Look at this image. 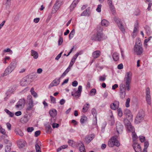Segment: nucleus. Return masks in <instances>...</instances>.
I'll use <instances>...</instances> for the list:
<instances>
[{
	"label": "nucleus",
	"instance_id": "47",
	"mask_svg": "<svg viewBox=\"0 0 152 152\" xmlns=\"http://www.w3.org/2000/svg\"><path fill=\"white\" fill-rule=\"evenodd\" d=\"M125 114L128 115L129 116L131 115V112L130 110L128 109H125L124 112Z\"/></svg>",
	"mask_w": 152,
	"mask_h": 152
},
{
	"label": "nucleus",
	"instance_id": "34",
	"mask_svg": "<svg viewBox=\"0 0 152 152\" xmlns=\"http://www.w3.org/2000/svg\"><path fill=\"white\" fill-rule=\"evenodd\" d=\"M79 145H80L79 147V151L80 152H86V149L84 144L82 142L79 143Z\"/></svg>",
	"mask_w": 152,
	"mask_h": 152
},
{
	"label": "nucleus",
	"instance_id": "57",
	"mask_svg": "<svg viewBox=\"0 0 152 152\" xmlns=\"http://www.w3.org/2000/svg\"><path fill=\"white\" fill-rule=\"evenodd\" d=\"M140 11L138 9H136L134 12V14L136 15H139L140 14Z\"/></svg>",
	"mask_w": 152,
	"mask_h": 152
},
{
	"label": "nucleus",
	"instance_id": "24",
	"mask_svg": "<svg viewBox=\"0 0 152 152\" xmlns=\"http://www.w3.org/2000/svg\"><path fill=\"white\" fill-rule=\"evenodd\" d=\"M90 13V9L89 8H88L81 13V16H88L89 15Z\"/></svg>",
	"mask_w": 152,
	"mask_h": 152
},
{
	"label": "nucleus",
	"instance_id": "8",
	"mask_svg": "<svg viewBox=\"0 0 152 152\" xmlns=\"http://www.w3.org/2000/svg\"><path fill=\"white\" fill-rule=\"evenodd\" d=\"M126 89L127 90L126 86L123 83H121L120 86V96L121 99H123L125 97Z\"/></svg>",
	"mask_w": 152,
	"mask_h": 152
},
{
	"label": "nucleus",
	"instance_id": "50",
	"mask_svg": "<svg viewBox=\"0 0 152 152\" xmlns=\"http://www.w3.org/2000/svg\"><path fill=\"white\" fill-rule=\"evenodd\" d=\"M50 100L52 102L53 104L56 103V99L53 96H50Z\"/></svg>",
	"mask_w": 152,
	"mask_h": 152
},
{
	"label": "nucleus",
	"instance_id": "38",
	"mask_svg": "<svg viewBox=\"0 0 152 152\" xmlns=\"http://www.w3.org/2000/svg\"><path fill=\"white\" fill-rule=\"evenodd\" d=\"M70 69V68L68 67L64 72L62 74L61 76V77H64L65 76L66 74L69 72Z\"/></svg>",
	"mask_w": 152,
	"mask_h": 152
},
{
	"label": "nucleus",
	"instance_id": "11",
	"mask_svg": "<svg viewBox=\"0 0 152 152\" xmlns=\"http://www.w3.org/2000/svg\"><path fill=\"white\" fill-rule=\"evenodd\" d=\"M114 20L115 23L117 24L120 29L123 32H124L125 31V29L124 28V26L122 25V23L116 17H115L114 18Z\"/></svg>",
	"mask_w": 152,
	"mask_h": 152
},
{
	"label": "nucleus",
	"instance_id": "25",
	"mask_svg": "<svg viewBox=\"0 0 152 152\" xmlns=\"http://www.w3.org/2000/svg\"><path fill=\"white\" fill-rule=\"evenodd\" d=\"M57 113V111L56 110L54 109H52V110H50L49 112V114L50 116L53 118L54 120H55L54 117L56 115Z\"/></svg>",
	"mask_w": 152,
	"mask_h": 152
},
{
	"label": "nucleus",
	"instance_id": "40",
	"mask_svg": "<svg viewBox=\"0 0 152 152\" xmlns=\"http://www.w3.org/2000/svg\"><path fill=\"white\" fill-rule=\"evenodd\" d=\"M9 115L10 117H13L14 115V114L13 113L10 111L9 110L7 109H5L4 110Z\"/></svg>",
	"mask_w": 152,
	"mask_h": 152
},
{
	"label": "nucleus",
	"instance_id": "28",
	"mask_svg": "<svg viewBox=\"0 0 152 152\" xmlns=\"http://www.w3.org/2000/svg\"><path fill=\"white\" fill-rule=\"evenodd\" d=\"M89 104L88 103H86L84 105L82 109V112L83 113H86L89 108Z\"/></svg>",
	"mask_w": 152,
	"mask_h": 152
},
{
	"label": "nucleus",
	"instance_id": "45",
	"mask_svg": "<svg viewBox=\"0 0 152 152\" xmlns=\"http://www.w3.org/2000/svg\"><path fill=\"white\" fill-rule=\"evenodd\" d=\"M130 99L129 98H128L126 100L125 103V106L126 107H128L130 106L129 103L130 102Z\"/></svg>",
	"mask_w": 152,
	"mask_h": 152
},
{
	"label": "nucleus",
	"instance_id": "58",
	"mask_svg": "<svg viewBox=\"0 0 152 152\" xmlns=\"http://www.w3.org/2000/svg\"><path fill=\"white\" fill-rule=\"evenodd\" d=\"M102 7V5L101 4H99L98 5L97 7V8L96 9V11L98 12H101V8Z\"/></svg>",
	"mask_w": 152,
	"mask_h": 152
},
{
	"label": "nucleus",
	"instance_id": "60",
	"mask_svg": "<svg viewBox=\"0 0 152 152\" xmlns=\"http://www.w3.org/2000/svg\"><path fill=\"white\" fill-rule=\"evenodd\" d=\"M106 79V76L104 75L103 76H100L99 77V80L101 81H104Z\"/></svg>",
	"mask_w": 152,
	"mask_h": 152
},
{
	"label": "nucleus",
	"instance_id": "9",
	"mask_svg": "<svg viewBox=\"0 0 152 152\" xmlns=\"http://www.w3.org/2000/svg\"><path fill=\"white\" fill-rule=\"evenodd\" d=\"M82 91V86H79L77 91H75V93L72 92L71 93L72 96H73L74 99H78L80 96L81 93Z\"/></svg>",
	"mask_w": 152,
	"mask_h": 152
},
{
	"label": "nucleus",
	"instance_id": "6",
	"mask_svg": "<svg viewBox=\"0 0 152 152\" xmlns=\"http://www.w3.org/2000/svg\"><path fill=\"white\" fill-rule=\"evenodd\" d=\"M145 115L142 110L139 111L137 114L135 118V122L138 124L141 122L143 120Z\"/></svg>",
	"mask_w": 152,
	"mask_h": 152
},
{
	"label": "nucleus",
	"instance_id": "42",
	"mask_svg": "<svg viewBox=\"0 0 152 152\" xmlns=\"http://www.w3.org/2000/svg\"><path fill=\"white\" fill-rule=\"evenodd\" d=\"M15 133L17 135H18L20 136H23V132L20 130H16L15 131Z\"/></svg>",
	"mask_w": 152,
	"mask_h": 152
},
{
	"label": "nucleus",
	"instance_id": "64",
	"mask_svg": "<svg viewBox=\"0 0 152 152\" xmlns=\"http://www.w3.org/2000/svg\"><path fill=\"white\" fill-rule=\"evenodd\" d=\"M40 131L39 130L36 131L35 133V136L37 137L40 135Z\"/></svg>",
	"mask_w": 152,
	"mask_h": 152
},
{
	"label": "nucleus",
	"instance_id": "37",
	"mask_svg": "<svg viewBox=\"0 0 152 152\" xmlns=\"http://www.w3.org/2000/svg\"><path fill=\"white\" fill-rule=\"evenodd\" d=\"M36 152H41V148L38 143H37L35 146Z\"/></svg>",
	"mask_w": 152,
	"mask_h": 152
},
{
	"label": "nucleus",
	"instance_id": "15",
	"mask_svg": "<svg viewBox=\"0 0 152 152\" xmlns=\"http://www.w3.org/2000/svg\"><path fill=\"white\" fill-rule=\"evenodd\" d=\"M25 103V100L24 99H20L18 102L15 105L16 108H18L21 107L23 106L24 105Z\"/></svg>",
	"mask_w": 152,
	"mask_h": 152
},
{
	"label": "nucleus",
	"instance_id": "2",
	"mask_svg": "<svg viewBox=\"0 0 152 152\" xmlns=\"http://www.w3.org/2000/svg\"><path fill=\"white\" fill-rule=\"evenodd\" d=\"M134 53L137 55H141L143 52V48L141 41L140 40L136 41L134 47Z\"/></svg>",
	"mask_w": 152,
	"mask_h": 152
},
{
	"label": "nucleus",
	"instance_id": "17",
	"mask_svg": "<svg viewBox=\"0 0 152 152\" xmlns=\"http://www.w3.org/2000/svg\"><path fill=\"white\" fill-rule=\"evenodd\" d=\"M119 105V102L118 101H115L114 103L111 104L110 105V107L113 110H115L118 107Z\"/></svg>",
	"mask_w": 152,
	"mask_h": 152
},
{
	"label": "nucleus",
	"instance_id": "16",
	"mask_svg": "<svg viewBox=\"0 0 152 152\" xmlns=\"http://www.w3.org/2000/svg\"><path fill=\"white\" fill-rule=\"evenodd\" d=\"M17 144L19 148H22L25 146L26 142L23 140H20L18 141Z\"/></svg>",
	"mask_w": 152,
	"mask_h": 152
},
{
	"label": "nucleus",
	"instance_id": "27",
	"mask_svg": "<svg viewBox=\"0 0 152 152\" xmlns=\"http://www.w3.org/2000/svg\"><path fill=\"white\" fill-rule=\"evenodd\" d=\"M109 122L111 126L113 125L115 123L114 118L112 113L109 119Z\"/></svg>",
	"mask_w": 152,
	"mask_h": 152
},
{
	"label": "nucleus",
	"instance_id": "30",
	"mask_svg": "<svg viewBox=\"0 0 152 152\" xmlns=\"http://www.w3.org/2000/svg\"><path fill=\"white\" fill-rule=\"evenodd\" d=\"M28 82L26 78H23L20 82V85L22 86H25L28 84Z\"/></svg>",
	"mask_w": 152,
	"mask_h": 152
},
{
	"label": "nucleus",
	"instance_id": "18",
	"mask_svg": "<svg viewBox=\"0 0 152 152\" xmlns=\"http://www.w3.org/2000/svg\"><path fill=\"white\" fill-rule=\"evenodd\" d=\"M60 82V78H56L50 84L51 86H57L58 85Z\"/></svg>",
	"mask_w": 152,
	"mask_h": 152
},
{
	"label": "nucleus",
	"instance_id": "43",
	"mask_svg": "<svg viewBox=\"0 0 152 152\" xmlns=\"http://www.w3.org/2000/svg\"><path fill=\"white\" fill-rule=\"evenodd\" d=\"M75 33V30L74 29L72 30L69 35V39H71L73 38Z\"/></svg>",
	"mask_w": 152,
	"mask_h": 152
},
{
	"label": "nucleus",
	"instance_id": "52",
	"mask_svg": "<svg viewBox=\"0 0 152 152\" xmlns=\"http://www.w3.org/2000/svg\"><path fill=\"white\" fill-rule=\"evenodd\" d=\"M11 73L10 72V71H9L8 70H7V71H6V69L5 70V71H4V73L3 74V75H1V76H7V75H8L9 74Z\"/></svg>",
	"mask_w": 152,
	"mask_h": 152
},
{
	"label": "nucleus",
	"instance_id": "63",
	"mask_svg": "<svg viewBox=\"0 0 152 152\" xmlns=\"http://www.w3.org/2000/svg\"><path fill=\"white\" fill-rule=\"evenodd\" d=\"M77 85L78 82L76 80L74 81L73 82H72V86L74 87L76 86Z\"/></svg>",
	"mask_w": 152,
	"mask_h": 152
},
{
	"label": "nucleus",
	"instance_id": "26",
	"mask_svg": "<svg viewBox=\"0 0 152 152\" xmlns=\"http://www.w3.org/2000/svg\"><path fill=\"white\" fill-rule=\"evenodd\" d=\"M17 65V62L15 60H13L10 63L9 66L13 70L16 67Z\"/></svg>",
	"mask_w": 152,
	"mask_h": 152
},
{
	"label": "nucleus",
	"instance_id": "39",
	"mask_svg": "<svg viewBox=\"0 0 152 152\" xmlns=\"http://www.w3.org/2000/svg\"><path fill=\"white\" fill-rule=\"evenodd\" d=\"M67 147H68L67 145H63L60 146L59 148H58L57 150V152H59V151H60L63 149L66 148H67Z\"/></svg>",
	"mask_w": 152,
	"mask_h": 152
},
{
	"label": "nucleus",
	"instance_id": "12",
	"mask_svg": "<svg viewBox=\"0 0 152 152\" xmlns=\"http://www.w3.org/2000/svg\"><path fill=\"white\" fill-rule=\"evenodd\" d=\"M146 99L147 103L151 104V99L150 92V89L148 87L146 89Z\"/></svg>",
	"mask_w": 152,
	"mask_h": 152
},
{
	"label": "nucleus",
	"instance_id": "44",
	"mask_svg": "<svg viewBox=\"0 0 152 152\" xmlns=\"http://www.w3.org/2000/svg\"><path fill=\"white\" fill-rule=\"evenodd\" d=\"M91 111L92 114L93 115V116L95 117H96L97 113L96 109L95 108H93L92 109Z\"/></svg>",
	"mask_w": 152,
	"mask_h": 152
},
{
	"label": "nucleus",
	"instance_id": "3",
	"mask_svg": "<svg viewBox=\"0 0 152 152\" xmlns=\"http://www.w3.org/2000/svg\"><path fill=\"white\" fill-rule=\"evenodd\" d=\"M132 78V73L129 71L126 73L124 79L126 80L125 86H126L127 90L129 91L130 89V84Z\"/></svg>",
	"mask_w": 152,
	"mask_h": 152
},
{
	"label": "nucleus",
	"instance_id": "10",
	"mask_svg": "<svg viewBox=\"0 0 152 152\" xmlns=\"http://www.w3.org/2000/svg\"><path fill=\"white\" fill-rule=\"evenodd\" d=\"M62 5V2L59 0H57L52 9V12L55 13L56 12Z\"/></svg>",
	"mask_w": 152,
	"mask_h": 152
},
{
	"label": "nucleus",
	"instance_id": "59",
	"mask_svg": "<svg viewBox=\"0 0 152 152\" xmlns=\"http://www.w3.org/2000/svg\"><path fill=\"white\" fill-rule=\"evenodd\" d=\"M34 129L33 127H28L27 129V131L28 132H31L34 130Z\"/></svg>",
	"mask_w": 152,
	"mask_h": 152
},
{
	"label": "nucleus",
	"instance_id": "49",
	"mask_svg": "<svg viewBox=\"0 0 152 152\" xmlns=\"http://www.w3.org/2000/svg\"><path fill=\"white\" fill-rule=\"evenodd\" d=\"M96 89L95 88H93L91 90L90 94H91V95H94L96 94Z\"/></svg>",
	"mask_w": 152,
	"mask_h": 152
},
{
	"label": "nucleus",
	"instance_id": "33",
	"mask_svg": "<svg viewBox=\"0 0 152 152\" xmlns=\"http://www.w3.org/2000/svg\"><path fill=\"white\" fill-rule=\"evenodd\" d=\"M101 25L102 26L107 27L109 24V22L105 19H103L101 21Z\"/></svg>",
	"mask_w": 152,
	"mask_h": 152
},
{
	"label": "nucleus",
	"instance_id": "35",
	"mask_svg": "<svg viewBox=\"0 0 152 152\" xmlns=\"http://www.w3.org/2000/svg\"><path fill=\"white\" fill-rule=\"evenodd\" d=\"M132 138L133 141L134 142H135L136 141L137 139H138V137L137 136L135 132H132Z\"/></svg>",
	"mask_w": 152,
	"mask_h": 152
},
{
	"label": "nucleus",
	"instance_id": "21",
	"mask_svg": "<svg viewBox=\"0 0 152 152\" xmlns=\"http://www.w3.org/2000/svg\"><path fill=\"white\" fill-rule=\"evenodd\" d=\"M94 137V135L93 134H91L86 136L85 138V141L86 142L89 143Z\"/></svg>",
	"mask_w": 152,
	"mask_h": 152
},
{
	"label": "nucleus",
	"instance_id": "51",
	"mask_svg": "<svg viewBox=\"0 0 152 152\" xmlns=\"http://www.w3.org/2000/svg\"><path fill=\"white\" fill-rule=\"evenodd\" d=\"M6 5L7 6V7H9L11 4V0H6Z\"/></svg>",
	"mask_w": 152,
	"mask_h": 152
},
{
	"label": "nucleus",
	"instance_id": "7",
	"mask_svg": "<svg viewBox=\"0 0 152 152\" xmlns=\"http://www.w3.org/2000/svg\"><path fill=\"white\" fill-rule=\"evenodd\" d=\"M124 124L126 128L127 132L132 133L135 131L134 128L132 125L131 123L127 119L124 120Z\"/></svg>",
	"mask_w": 152,
	"mask_h": 152
},
{
	"label": "nucleus",
	"instance_id": "14",
	"mask_svg": "<svg viewBox=\"0 0 152 152\" xmlns=\"http://www.w3.org/2000/svg\"><path fill=\"white\" fill-rule=\"evenodd\" d=\"M132 146L136 152H142L140 144L134 142Z\"/></svg>",
	"mask_w": 152,
	"mask_h": 152
},
{
	"label": "nucleus",
	"instance_id": "23",
	"mask_svg": "<svg viewBox=\"0 0 152 152\" xmlns=\"http://www.w3.org/2000/svg\"><path fill=\"white\" fill-rule=\"evenodd\" d=\"M101 55V52L99 50H97L94 52L92 54V57L94 59L99 57Z\"/></svg>",
	"mask_w": 152,
	"mask_h": 152
},
{
	"label": "nucleus",
	"instance_id": "5",
	"mask_svg": "<svg viewBox=\"0 0 152 152\" xmlns=\"http://www.w3.org/2000/svg\"><path fill=\"white\" fill-rule=\"evenodd\" d=\"M108 145L110 147H113L114 146L118 147L120 143L115 137H113L109 140Z\"/></svg>",
	"mask_w": 152,
	"mask_h": 152
},
{
	"label": "nucleus",
	"instance_id": "48",
	"mask_svg": "<svg viewBox=\"0 0 152 152\" xmlns=\"http://www.w3.org/2000/svg\"><path fill=\"white\" fill-rule=\"evenodd\" d=\"M46 129L47 130V131L49 133L51 132L52 128L50 125H48L46 126Z\"/></svg>",
	"mask_w": 152,
	"mask_h": 152
},
{
	"label": "nucleus",
	"instance_id": "1",
	"mask_svg": "<svg viewBox=\"0 0 152 152\" xmlns=\"http://www.w3.org/2000/svg\"><path fill=\"white\" fill-rule=\"evenodd\" d=\"M103 28L101 26L97 27V32L93 34L91 37V39L95 41H100L106 39L107 36H105L103 33Z\"/></svg>",
	"mask_w": 152,
	"mask_h": 152
},
{
	"label": "nucleus",
	"instance_id": "4",
	"mask_svg": "<svg viewBox=\"0 0 152 152\" xmlns=\"http://www.w3.org/2000/svg\"><path fill=\"white\" fill-rule=\"evenodd\" d=\"M27 105L26 109V112L27 113L28 112L32 109L34 107V102L32 96L31 95H29L27 96Z\"/></svg>",
	"mask_w": 152,
	"mask_h": 152
},
{
	"label": "nucleus",
	"instance_id": "54",
	"mask_svg": "<svg viewBox=\"0 0 152 152\" xmlns=\"http://www.w3.org/2000/svg\"><path fill=\"white\" fill-rule=\"evenodd\" d=\"M118 116L121 117L122 115V112L121 109H119L118 110Z\"/></svg>",
	"mask_w": 152,
	"mask_h": 152
},
{
	"label": "nucleus",
	"instance_id": "41",
	"mask_svg": "<svg viewBox=\"0 0 152 152\" xmlns=\"http://www.w3.org/2000/svg\"><path fill=\"white\" fill-rule=\"evenodd\" d=\"M30 91L31 94L35 97H36L37 96V93L34 91V88H31Z\"/></svg>",
	"mask_w": 152,
	"mask_h": 152
},
{
	"label": "nucleus",
	"instance_id": "62",
	"mask_svg": "<svg viewBox=\"0 0 152 152\" xmlns=\"http://www.w3.org/2000/svg\"><path fill=\"white\" fill-rule=\"evenodd\" d=\"M63 53V52H61L60 53L58 54L55 58V60H58L61 57V54Z\"/></svg>",
	"mask_w": 152,
	"mask_h": 152
},
{
	"label": "nucleus",
	"instance_id": "56",
	"mask_svg": "<svg viewBox=\"0 0 152 152\" xmlns=\"http://www.w3.org/2000/svg\"><path fill=\"white\" fill-rule=\"evenodd\" d=\"M0 133L3 134H6L5 130L2 128L1 127H0Z\"/></svg>",
	"mask_w": 152,
	"mask_h": 152
},
{
	"label": "nucleus",
	"instance_id": "13",
	"mask_svg": "<svg viewBox=\"0 0 152 152\" xmlns=\"http://www.w3.org/2000/svg\"><path fill=\"white\" fill-rule=\"evenodd\" d=\"M116 129L118 135L122 134L123 131V126L120 123L116 124Z\"/></svg>",
	"mask_w": 152,
	"mask_h": 152
},
{
	"label": "nucleus",
	"instance_id": "20",
	"mask_svg": "<svg viewBox=\"0 0 152 152\" xmlns=\"http://www.w3.org/2000/svg\"><path fill=\"white\" fill-rule=\"evenodd\" d=\"M79 1V0H74L70 7L71 11H72L76 7Z\"/></svg>",
	"mask_w": 152,
	"mask_h": 152
},
{
	"label": "nucleus",
	"instance_id": "31",
	"mask_svg": "<svg viewBox=\"0 0 152 152\" xmlns=\"http://www.w3.org/2000/svg\"><path fill=\"white\" fill-rule=\"evenodd\" d=\"M112 57L114 60L115 61H118L119 59V54L117 53H114L113 54Z\"/></svg>",
	"mask_w": 152,
	"mask_h": 152
},
{
	"label": "nucleus",
	"instance_id": "55",
	"mask_svg": "<svg viewBox=\"0 0 152 152\" xmlns=\"http://www.w3.org/2000/svg\"><path fill=\"white\" fill-rule=\"evenodd\" d=\"M139 139L141 142H144L145 140V137L143 136H140Z\"/></svg>",
	"mask_w": 152,
	"mask_h": 152
},
{
	"label": "nucleus",
	"instance_id": "22",
	"mask_svg": "<svg viewBox=\"0 0 152 152\" xmlns=\"http://www.w3.org/2000/svg\"><path fill=\"white\" fill-rule=\"evenodd\" d=\"M138 28V24L137 23H136L134 25V29L133 34L132 36L133 37H135L137 35V33L138 32V29H137Z\"/></svg>",
	"mask_w": 152,
	"mask_h": 152
},
{
	"label": "nucleus",
	"instance_id": "46",
	"mask_svg": "<svg viewBox=\"0 0 152 152\" xmlns=\"http://www.w3.org/2000/svg\"><path fill=\"white\" fill-rule=\"evenodd\" d=\"M145 29L146 33L148 34H150V27L148 26H146L145 27Z\"/></svg>",
	"mask_w": 152,
	"mask_h": 152
},
{
	"label": "nucleus",
	"instance_id": "29",
	"mask_svg": "<svg viewBox=\"0 0 152 152\" xmlns=\"http://www.w3.org/2000/svg\"><path fill=\"white\" fill-rule=\"evenodd\" d=\"M87 121L88 118L86 116L84 115L81 116L80 119V122L81 124L86 122Z\"/></svg>",
	"mask_w": 152,
	"mask_h": 152
},
{
	"label": "nucleus",
	"instance_id": "61",
	"mask_svg": "<svg viewBox=\"0 0 152 152\" xmlns=\"http://www.w3.org/2000/svg\"><path fill=\"white\" fill-rule=\"evenodd\" d=\"M52 127L53 128H58L59 126V125L58 124L53 123L52 125Z\"/></svg>",
	"mask_w": 152,
	"mask_h": 152
},
{
	"label": "nucleus",
	"instance_id": "19",
	"mask_svg": "<svg viewBox=\"0 0 152 152\" xmlns=\"http://www.w3.org/2000/svg\"><path fill=\"white\" fill-rule=\"evenodd\" d=\"M29 120V118L28 115L27 114H26L21 118L20 121L22 123H26Z\"/></svg>",
	"mask_w": 152,
	"mask_h": 152
},
{
	"label": "nucleus",
	"instance_id": "36",
	"mask_svg": "<svg viewBox=\"0 0 152 152\" xmlns=\"http://www.w3.org/2000/svg\"><path fill=\"white\" fill-rule=\"evenodd\" d=\"M12 146V143H9V145H6L5 148V152H10L11 151V147Z\"/></svg>",
	"mask_w": 152,
	"mask_h": 152
},
{
	"label": "nucleus",
	"instance_id": "32",
	"mask_svg": "<svg viewBox=\"0 0 152 152\" xmlns=\"http://www.w3.org/2000/svg\"><path fill=\"white\" fill-rule=\"evenodd\" d=\"M31 55L33 56L34 59H37L38 57V53L37 51H35L33 50H31Z\"/></svg>",
	"mask_w": 152,
	"mask_h": 152
},
{
	"label": "nucleus",
	"instance_id": "53",
	"mask_svg": "<svg viewBox=\"0 0 152 152\" xmlns=\"http://www.w3.org/2000/svg\"><path fill=\"white\" fill-rule=\"evenodd\" d=\"M93 124L96 126L97 125V117H94L93 119Z\"/></svg>",
	"mask_w": 152,
	"mask_h": 152
}]
</instances>
